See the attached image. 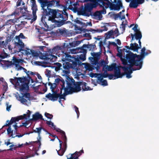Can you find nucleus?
Masks as SVG:
<instances>
[{"instance_id": "nucleus-21", "label": "nucleus", "mask_w": 159, "mask_h": 159, "mask_svg": "<svg viewBox=\"0 0 159 159\" xmlns=\"http://www.w3.org/2000/svg\"><path fill=\"white\" fill-rule=\"evenodd\" d=\"M144 0H134L132 1L129 4V7L131 8H136L139 4H141L144 2Z\"/></svg>"}, {"instance_id": "nucleus-15", "label": "nucleus", "mask_w": 159, "mask_h": 159, "mask_svg": "<svg viewBox=\"0 0 159 159\" xmlns=\"http://www.w3.org/2000/svg\"><path fill=\"white\" fill-rule=\"evenodd\" d=\"M91 55L93 57H89V59L90 60L91 64L93 65L97 63L98 61H99L100 59V53L99 52L91 53Z\"/></svg>"}, {"instance_id": "nucleus-39", "label": "nucleus", "mask_w": 159, "mask_h": 159, "mask_svg": "<svg viewBox=\"0 0 159 159\" xmlns=\"http://www.w3.org/2000/svg\"><path fill=\"white\" fill-rule=\"evenodd\" d=\"M16 21L15 19H10L7 21L5 23V25H11L14 24Z\"/></svg>"}, {"instance_id": "nucleus-14", "label": "nucleus", "mask_w": 159, "mask_h": 159, "mask_svg": "<svg viewBox=\"0 0 159 159\" xmlns=\"http://www.w3.org/2000/svg\"><path fill=\"white\" fill-rule=\"evenodd\" d=\"M146 49L143 47L141 50V55H138L137 54H133L132 56H130V57L136 61L137 62L141 63L143 65V60L144 58V55L145 53Z\"/></svg>"}, {"instance_id": "nucleus-59", "label": "nucleus", "mask_w": 159, "mask_h": 159, "mask_svg": "<svg viewBox=\"0 0 159 159\" xmlns=\"http://www.w3.org/2000/svg\"><path fill=\"white\" fill-rule=\"evenodd\" d=\"M74 108L75 111L76 113L77 117L78 118L80 115V112L79 111L78 108L76 106H74Z\"/></svg>"}, {"instance_id": "nucleus-27", "label": "nucleus", "mask_w": 159, "mask_h": 159, "mask_svg": "<svg viewBox=\"0 0 159 159\" xmlns=\"http://www.w3.org/2000/svg\"><path fill=\"white\" fill-rule=\"evenodd\" d=\"M32 9L33 11L32 13L34 17L33 19L34 20H35L37 18L36 12L37 10V7L36 4H32Z\"/></svg>"}, {"instance_id": "nucleus-44", "label": "nucleus", "mask_w": 159, "mask_h": 159, "mask_svg": "<svg viewBox=\"0 0 159 159\" xmlns=\"http://www.w3.org/2000/svg\"><path fill=\"white\" fill-rule=\"evenodd\" d=\"M86 53H83L79 55V56H78V57L81 61H84L86 59Z\"/></svg>"}, {"instance_id": "nucleus-17", "label": "nucleus", "mask_w": 159, "mask_h": 159, "mask_svg": "<svg viewBox=\"0 0 159 159\" xmlns=\"http://www.w3.org/2000/svg\"><path fill=\"white\" fill-rule=\"evenodd\" d=\"M63 68L62 72L66 75L65 76L66 77L67 76L66 75L70 73V68H71L70 63L69 62H64L63 64ZM67 76H68L67 75Z\"/></svg>"}, {"instance_id": "nucleus-61", "label": "nucleus", "mask_w": 159, "mask_h": 159, "mask_svg": "<svg viewBox=\"0 0 159 159\" xmlns=\"http://www.w3.org/2000/svg\"><path fill=\"white\" fill-rule=\"evenodd\" d=\"M28 112L27 113V114H26V116H25V117L24 119H27L26 117H27L28 118H29L30 116V114L31 113V111L29 110H28L27 111Z\"/></svg>"}, {"instance_id": "nucleus-13", "label": "nucleus", "mask_w": 159, "mask_h": 159, "mask_svg": "<svg viewBox=\"0 0 159 159\" xmlns=\"http://www.w3.org/2000/svg\"><path fill=\"white\" fill-rule=\"evenodd\" d=\"M43 129L44 131L45 132H47V131L44 128L42 127H40L38 128H36L35 129H33V132L35 133H37L38 134V136L37 138V140L35 141L32 142L34 143H36L38 144L39 147L38 149L40 148L41 143L40 140L41 139V137H40V134L41 132V130Z\"/></svg>"}, {"instance_id": "nucleus-48", "label": "nucleus", "mask_w": 159, "mask_h": 159, "mask_svg": "<svg viewBox=\"0 0 159 159\" xmlns=\"http://www.w3.org/2000/svg\"><path fill=\"white\" fill-rule=\"evenodd\" d=\"M72 59L76 61L77 64L78 65H80L81 62L80 61V60L78 57H76V56H74L73 57H72Z\"/></svg>"}, {"instance_id": "nucleus-10", "label": "nucleus", "mask_w": 159, "mask_h": 159, "mask_svg": "<svg viewBox=\"0 0 159 159\" xmlns=\"http://www.w3.org/2000/svg\"><path fill=\"white\" fill-rule=\"evenodd\" d=\"M15 85L16 87L19 89V90L23 96V97H25L26 98L29 99L30 95V93H27L29 89V86L28 85V83H24L20 85V86H17L16 85Z\"/></svg>"}, {"instance_id": "nucleus-1", "label": "nucleus", "mask_w": 159, "mask_h": 159, "mask_svg": "<svg viewBox=\"0 0 159 159\" xmlns=\"http://www.w3.org/2000/svg\"><path fill=\"white\" fill-rule=\"evenodd\" d=\"M47 7L43 10V15L41 20L45 27H48L47 21H51L54 23L59 27L63 25L65 21L67 20V13L66 11L63 12L62 11L56 10Z\"/></svg>"}, {"instance_id": "nucleus-3", "label": "nucleus", "mask_w": 159, "mask_h": 159, "mask_svg": "<svg viewBox=\"0 0 159 159\" xmlns=\"http://www.w3.org/2000/svg\"><path fill=\"white\" fill-rule=\"evenodd\" d=\"M67 80H68L74 93L78 92L81 90L80 86L83 91L91 90V89L89 86H87V84L84 82H75L72 77L66 76Z\"/></svg>"}, {"instance_id": "nucleus-2", "label": "nucleus", "mask_w": 159, "mask_h": 159, "mask_svg": "<svg viewBox=\"0 0 159 159\" xmlns=\"http://www.w3.org/2000/svg\"><path fill=\"white\" fill-rule=\"evenodd\" d=\"M55 82L57 83L60 84L61 87L60 88V91L59 93L55 92L51 94L49 93L46 95V97L49 100L52 101H56L58 98L59 99H65V96L69 94H71L74 92L71 86V84L70 83L68 80H67V77H66V86H65V82L64 80L61 77L55 79Z\"/></svg>"}, {"instance_id": "nucleus-33", "label": "nucleus", "mask_w": 159, "mask_h": 159, "mask_svg": "<svg viewBox=\"0 0 159 159\" xmlns=\"http://www.w3.org/2000/svg\"><path fill=\"white\" fill-rule=\"evenodd\" d=\"M121 67L123 69V70L125 72L124 73H125V75L126 74V77L128 79L131 78L132 77V76L131 75V74L127 73V71H128L129 69V67L124 66H122Z\"/></svg>"}, {"instance_id": "nucleus-53", "label": "nucleus", "mask_w": 159, "mask_h": 159, "mask_svg": "<svg viewBox=\"0 0 159 159\" xmlns=\"http://www.w3.org/2000/svg\"><path fill=\"white\" fill-rule=\"evenodd\" d=\"M45 116L48 119H51L53 117V115L52 114L45 112Z\"/></svg>"}, {"instance_id": "nucleus-46", "label": "nucleus", "mask_w": 159, "mask_h": 159, "mask_svg": "<svg viewBox=\"0 0 159 159\" xmlns=\"http://www.w3.org/2000/svg\"><path fill=\"white\" fill-rule=\"evenodd\" d=\"M16 45L17 46H19L20 47V48L19 49L20 51L22 50V48L24 47V43L21 41H19L18 43H16Z\"/></svg>"}, {"instance_id": "nucleus-55", "label": "nucleus", "mask_w": 159, "mask_h": 159, "mask_svg": "<svg viewBox=\"0 0 159 159\" xmlns=\"http://www.w3.org/2000/svg\"><path fill=\"white\" fill-rule=\"evenodd\" d=\"M24 97H23L22 95V97H20V101L21 102V103H24L27 102V100L24 98Z\"/></svg>"}, {"instance_id": "nucleus-64", "label": "nucleus", "mask_w": 159, "mask_h": 159, "mask_svg": "<svg viewBox=\"0 0 159 159\" xmlns=\"http://www.w3.org/2000/svg\"><path fill=\"white\" fill-rule=\"evenodd\" d=\"M7 105L6 110L8 111H9L10 110V108L11 107V105H8V102H7L6 103Z\"/></svg>"}, {"instance_id": "nucleus-12", "label": "nucleus", "mask_w": 159, "mask_h": 159, "mask_svg": "<svg viewBox=\"0 0 159 159\" xmlns=\"http://www.w3.org/2000/svg\"><path fill=\"white\" fill-rule=\"evenodd\" d=\"M64 54L63 58H61L63 61H64L65 60H66L71 62L72 63H70L71 68L75 69L77 67L78 65L75 60L72 59V57H73L71 56L68 53H64Z\"/></svg>"}, {"instance_id": "nucleus-16", "label": "nucleus", "mask_w": 159, "mask_h": 159, "mask_svg": "<svg viewBox=\"0 0 159 159\" xmlns=\"http://www.w3.org/2000/svg\"><path fill=\"white\" fill-rule=\"evenodd\" d=\"M122 7V3L120 0H118L117 3L116 4L111 3H110L109 7L111 10H119Z\"/></svg>"}, {"instance_id": "nucleus-35", "label": "nucleus", "mask_w": 159, "mask_h": 159, "mask_svg": "<svg viewBox=\"0 0 159 159\" xmlns=\"http://www.w3.org/2000/svg\"><path fill=\"white\" fill-rule=\"evenodd\" d=\"M57 33L62 36H65L67 35V32L65 29H59L57 30Z\"/></svg>"}, {"instance_id": "nucleus-38", "label": "nucleus", "mask_w": 159, "mask_h": 159, "mask_svg": "<svg viewBox=\"0 0 159 159\" xmlns=\"http://www.w3.org/2000/svg\"><path fill=\"white\" fill-rule=\"evenodd\" d=\"M52 2V4H51V5L49 6V7H53L55 6H60V1H57L56 0H52L50 1Z\"/></svg>"}, {"instance_id": "nucleus-23", "label": "nucleus", "mask_w": 159, "mask_h": 159, "mask_svg": "<svg viewBox=\"0 0 159 159\" xmlns=\"http://www.w3.org/2000/svg\"><path fill=\"white\" fill-rule=\"evenodd\" d=\"M32 117V118L31 119V120L36 121L39 119L44 120L43 116L41 114H39V113L38 112H36L33 115Z\"/></svg>"}, {"instance_id": "nucleus-19", "label": "nucleus", "mask_w": 159, "mask_h": 159, "mask_svg": "<svg viewBox=\"0 0 159 159\" xmlns=\"http://www.w3.org/2000/svg\"><path fill=\"white\" fill-rule=\"evenodd\" d=\"M80 18H77L74 20L77 24H78L80 25V26H78L77 25H75V28L77 30L80 31L82 30V29L83 28H85L86 24L80 20Z\"/></svg>"}, {"instance_id": "nucleus-57", "label": "nucleus", "mask_w": 159, "mask_h": 159, "mask_svg": "<svg viewBox=\"0 0 159 159\" xmlns=\"http://www.w3.org/2000/svg\"><path fill=\"white\" fill-rule=\"evenodd\" d=\"M138 25L137 24L135 25L132 28V30H133L135 32H137L140 31L139 30H138L137 28L138 27Z\"/></svg>"}, {"instance_id": "nucleus-20", "label": "nucleus", "mask_w": 159, "mask_h": 159, "mask_svg": "<svg viewBox=\"0 0 159 159\" xmlns=\"http://www.w3.org/2000/svg\"><path fill=\"white\" fill-rule=\"evenodd\" d=\"M67 141L65 140L63 144V147L60 148V149L58 150H56L58 155L60 156H62L66 150L67 148Z\"/></svg>"}, {"instance_id": "nucleus-6", "label": "nucleus", "mask_w": 159, "mask_h": 159, "mask_svg": "<svg viewBox=\"0 0 159 159\" xmlns=\"http://www.w3.org/2000/svg\"><path fill=\"white\" fill-rule=\"evenodd\" d=\"M108 70L109 71H111L114 70V76L116 78H114V79L118 78H122L123 75H125L124 73H121L120 72V67L117 66L116 63H113L111 64V66H107L104 65L103 68V70Z\"/></svg>"}, {"instance_id": "nucleus-4", "label": "nucleus", "mask_w": 159, "mask_h": 159, "mask_svg": "<svg viewBox=\"0 0 159 159\" xmlns=\"http://www.w3.org/2000/svg\"><path fill=\"white\" fill-rule=\"evenodd\" d=\"M26 116V114H24L23 115L20 116L16 117H12L10 121L9 120H7L5 125H4L2 127L4 126H8V128L7 129V134L9 135L10 137H12V138L14 137L13 130H11V125L14 123H16L15 125H13V126L15 129V132L17 133V129L18 127L17 125V124L16 122L20 120L24 119Z\"/></svg>"}, {"instance_id": "nucleus-36", "label": "nucleus", "mask_w": 159, "mask_h": 159, "mask_svg": "<svg viewBox=\"0 0 159 159\" xmlns=\"http://www.w3.org/2000/svg\"><path fill=\"white\" fill-rule=\"evenodd\" d=\"M23 144H19L18 146H17L16 145L12 144L10 146V148L8 149V150L10 151H13L14 150H15L16 148H21L22 147Z\"/></svg>"}, {"instance_id": "nucleus-31", "label": "nucleus", "mask_w": 159, "mask_h": 159, "mask_svg": "<svg viewBox=\"0 0 159 159\" xmlns=\"http://www.w3.org/2000/svg\"><path fill=\"white\" fill-rule=\"evenodd\" d=\"M130 50L138 52V49L140 48V47H139L137 43H131L130 44Z\"/></svg>"}, {"instance_id": "nucleus-49", "label": "nucleus", "mask_w": 159, "mask_h": 159, "mask_svg": "<svg viewBox=\"0 0 159 159\" xmlns=\"http://www.w3.org/2000/svg\"><path fill=\"white\" fill-rule=\"evenodd\" d=\"M104 71V73H103L100 74V75H102L103 78H106L108 77V74L107 73V70H105Z\"/></svg>"}, {"instance_id": "nucleus-22", "label": "nucleus", "mask_w": 159, "mask_h": 159, "mask_svg": "<svg viewBox=\"0 0 159 159\" xmlns=\"http://www.w3.org/2000/svg\"><path fill=\"white\" fill-rule=\"evenodd\" d=\"M93 7V5L92 4H88L84 7V13L86 16H89L88 14L86 13L85 11L90 12Z\"/></svg>"}, {"instance_id": "nucleus-25", "label": "nucleus", "mask_w": 159, "mask_h": 159, "mask_svg": "<svg viewBox=\"0 0 159 159\" xmlns=\"http://www.w3.org/2000/svg\"><path fill=\"white\" fill-rule=\"evenodd\" d=\"M84 153V151L82 149L79 152L76 151L74 153L70 154V156L74 159H79V157Z\"/></svg>"}, {"instance_id": "nucleus-7", "label": "nucleus", "mask_w": 159, "mask_h": 159, "mask_svg": "<svg viewBox=\"0 0 159 159\" xmlns=\"http://www.w3.org/2000/svg\"><path fill=\"white\" fill-rule=\"evenodd\" d=\"M10 82L14 84H16L17 86H20V85L24 83L27 84L28 85L30 83V80H31L32 83L34 82V80L32 79L28 78L27 77L23 76V77H14V79H9Z\"/></svg>"}, {"instance_id": "nucleus-45", "label": "nucleus", "mask_w": 159, "mask_h": 159, "mask_svg": "<svg viewBox=\"0 0 159 159\" xmlns=\"http://www.w3.org/2000/svg\"><path fill=\"white\" fill-rule=\"evenodd\" d=\"M46 123L48 124L49 127H52L53 129H55L56 126L54 125L53 123L51 121L46 120Z\"/></svg>"}, {"instance_id": "nucleus-5", "label": "nucleus", "mask_w": 159, "mask_h": 159, "mask_svg": "<svg viewBox=\"0 0 159 159\" xmlns=\"http://www.w3.org/2000/svg\"><path fill=\"white\" fill-rule=\"evenodd\" d=\"M16 6L17 7L21 6V7L17 8L11 14L8 15V17L13 16H15L18 15L20 13H21L23 16H27L29 15V11L27 9V7L22 0H18Z\"/></svg>"}, {"instance_id": "nucleus-26", "label": "nucleus", "mask_w": 159, "mask_h": 159, "mask_svg": "<svg viewBox=\"0 0 159 159\" xmlns=\"http://www.w3.org/2000/svg\"><path fill=\"white\" fill-rule=\"evenodd\" d=\"M130 35L132 38L131 40H134V36L135 39L136 40L141 39L142 37V35L141 32L140 31L137 32H135L134 34H131Z\"/></svg>"}, {"instance_id": "nucleus-52", "label": "nucleus", "mask_w": 159, "mask_h": 159, "mask_svg": "<svg viewBox=\"0 0 159 159\" xmlns=\"http://www.w3.org/2000/svg\"><path fill=\"white\" fill-rule=\"evenodd\" d=\"M121 60L122 61V64L125 65H127L128 63V60H127V59H125V58H121Z\"/></svg>"}, {"instance_id": "nucleus-9", "label": "nucleus", "mask_w": 159, "mask_h": 159, "mask_svg": "<svg viewBox=\"0 0 159 159\" xmlns=\"http://www.w3.org/2000/svg\"><path fill=\"white\" fill-rule=\"evenodd\" d=\"M71 48L70 45H69V43H64L62 46H57L54 47L53 49H52V53H57V52H60L61 51L62 54L61 55L62 58L64 55V53H68L67 51L68 50H70V48Z\"/></svg>"}, {"instance_id": "nucleus-54", "label": "nucleus", "mask_w": 159, "mask_h": 159, "mask_svg": "<svg viewBox=\"0 0 159 159\" xmlns=\"http://www.w3.org/2000/svg\"><path fill=\"white\" fill-rule=\"evenodd\" d=\"M100 75V74L98 73H91L90 74V76L92 78H93V77L97 78Z\"/></svg>"}, {"instance_id": "nucleus-32", "label": "nucleus", "mask_w": 159, "mask_h": 159, "mask_svg": "<svg viewBox=\"0 0 159 159\" xmlns=\"http://www.w3.org/2000/svg\"><path fill=\"white\" fill-rule=\"evenodd\" d=\"M122 52H125L127 53V54H126L125 55V58L127 59V60H128V61L129 60V59L128 58H129L128 57H129L130 56H132L133 54H134V53L130 51L129 50H127L126 49L124 48H123L122 50Z\"/></svg>"}, {"instance_id": "nucleus-11", "label": "nucleus", "mask_w": 159, "mask_h": 159, "mask_svg": "<svg viewBox=\"0 0 159 159\" xmlns=\"http://www.w3.org/2000/svg\"><path fill=\"white\" fill-rule=\"evenodd\" d=\"M40 48L42 52H39L38 55L39 56L40 59L44 60L51 59V57H55V56L52 55V54H48V52L47 51L44 52V48H46L45 46H41ZM51 59H52V57Z\"/></svg>"}, {"instance_id": "nucleus-37", "label": "nucleus", "mask_w": 159, "mask_h": 159, "mask_svg": "<svg viewBox=\"0 0 159 159\" xmlns=\"http://www.w3.org/2000/svg\"><path fill=\"white\" fill-rule=\"evenodd\" d=\"M85 48V47H83V46L80 48H77L75 50V52L76 53H87V50L86 49H84V48Z\"/></svg>"}, {"instance_id": "nucleus-42", "label": "nucleus", "mask_w": 159, "mask_h": 159, "mask_svg": "<svg viewBox=\"0 0 159 159\" xmlns=\"http://www.w3.org/2000/svg\"><path fill=\"white\" fill-rule=\"evenodd\" d=\"M93 66L90 64L87 63L85 65V68L86 70L89 71H92L94 69Z\"/></svg>"}, {"instance_id": "nucleus-43", "label": "nucleus", "mask_w": 159, "mask_h": 159, "mask_svg": "<svg viewBox=\"0 0 159 159\" xmlns=\"http://www.w3.org/2000/svg\"><path fill=\"white\" fill-rule=\"evenodd\" d=\"M93 16L95 17L98 16L99 18V20H100V19L102 17V15H101V12L98 11H97L95 12L93 14Z\"/></svg>"}, {"instance_id": "nucleus-30", "label": "nucleus", "mask_w": 159, "mask_h": 159, "mask_svg": "<svg viewBox=\"0 0 159 159\" xmlns=\"http://www.w3.org/2000/svg\"><path fill=\"white\" fill-rule=\"evenodd\" d=\"M55 130H56L57 132H60L61 134V135L62 137V139L63 141L65 140H67V138L66 136V135L64 131L63 130H61L59 128H56L55 129H54Z\"/></svg>"}, {"instance_id": "nucleus-58", "label": "nucleus", "mask_w": 159, "mask_h": 159, "mask_svg": "<svg viewBox=\"0 0 159 159\" xmlns=\"http://www.w3.org/2000/svg\"><path fill=\"white\" fill-rule=\"evenodd\" d=\"M101 85L104 86H107L108 85L107 81L106 80H103L101 82Z\"/></svg>"}, {"instance_id": "nucleus-56", "label": "nucleus", "mask_w": 159, "mask_h": 159, "mask_svg": "<svg viewBox=\"0 0 159 159\" xmlns=\"http://www.w3.org/2000/svg\"><path fill=\"white\" fill-rule=\"evenodd\" d=\"M7 42H5L4 41H0V47H4L6 46L7 44Z\"/></svg>"}, {"instance_id": "nucleus-28", "label": "nucleus", "mask_w": 159, "mask_h": 159, "mask_svg": "<svg viewBox=\"0 0 159 159\" xmlns=\"http://www.w3.org/2000/svg\"><path fill=\"white\" fill-rule=\"evenodd\" d=\"M105 29L102 30L97 29L96 30L91 28L89 29H86V31H90L93 32V33H102L104 31H107V28L106 27H104Z\"/></svg>"}, {"instance_id": "nucleus-41", "label": "nucleus", "mask_w": 159, "mask_h": 159, "mask_svg": "<svg viewBox=\"0 0 159 159\" xmlns=\"http://www.w3.org/2000/svg\"><path fill=\"white\" fill-rule=\"evenodd\" d=\"M128 22L126 20L124 21H123L122 24L120 25V28L122 30L123 32H125V27L127 25Z\"/></svg>"}, {"instance_id": "nucleus-40", "label": "nucleus", "mask_w": 159, "mask_h": 159, "mask_svg": "<svg viewBox=\"0 0 159 159\" xmlns=\"http://www.w3.org/2000/svg\"><path fill=\"white\" fill-rule=\"evenodd\" d=\"M83 47H85V48H89L90 50H93L96 47V45L95 44H84Z\"/></svg>"}, {"instance_id": "nucleus-50", "label": "nucleus", "mask_w": 159, "mask_h": 159, "mask_svg": "<svg viewBox=\"0 0 159 159\" xmlns=\"http://www.w3.org/2000/svg\"><path fill=\"white\" fill-rule=\"evenodd\" d=\"M118 53L117 54V56L118 57H120V59L122 58V49L118 48V50H117Z\"/></svg>"}, {"instance_id": "nucleus-29", "label": "nucleus", "mask_w": 159, "mask_h": 159, "mask_svg": "<svg viewBox=\"0 0 159 159\" xmlns=\"http://www.w3.org/2000/svg\"><path fill=\"white\" fill-rule=\"evenodd\" d=\"M55 83L53 84H52L50 82H49L48 83V85L49 86H50V88L51 89V91H52L53 93H54L55 92H57V91L56 90L55 91L54 90V89H55L56 87L57 86V85H60V84L57 83L55 82Z\"/></svg>"}, {"instance_id": "nucleus-34", "label": "nucleus", "mask_w": 159, "mask_h": 159, "mask_svg": "<svg viewBox=\"0 0 159 159\" xmlns=\"http://www.w3.org/2000/svg\"><path fill=\"white\" fill-rule=\"evenodd\" d=\"M113 16L115 19L118 18H119L121 20L124 19L125 18V16L124 14H122V12H120L119 13L117 14H114Z\"/></svg>"}, {"instance_id": "nucleus-47", "label": "nucleus", "mask_w": 159, "mask_h": 159, "mask_svg": "<svg viewBox=\"0 0 159 159\" xmlns=\"http://www.w3.org/2000/svg\"><path fill=\"white\" fill-rule=\"evenodd\" d=\"M113 45L114 46H116L117 47V50H118V48H119V47L114 42H108V45L107 47L109 48V47L110 46V45Z\"/></svg>"}, {"instance_id": "nucleus-62", "label": "nucleus", "mask_w": 159, "mask_h": 159, "mask_svg": "<svg viewBox=\"0 0 159 159\" xmlns=\"http://www.w3.org/2000/svg\"><path fill=\"white\" fill-rule=\"evenodd\" d=\"M25 38V37L23 33H21L20 34V35L18 36H16V39H19L20 38H21L22 39H24Z\"/></svg>"}, {"instance_id": "nucleus-51", "label": "nucleus", "mask_w": 159, "mask_h": 159, "mask_svg": "<svg viewBox=\"0 0 159 159\" xmlns=\"http://www.w3.org/2000/svg\"><path fill=\"white\" fill-rule=\"evenodd\" d=\"M113 35L116 37H117L120 35L119 30L117 28H116L114 30H113Z\"/></svg>"}, {"instance_id": "nucleus-8", "label": "nucleus", "mask_w": 159, "mask_h": 159, "mask_svg": "<svg viewBox=\"0 0 159 159\" xmlns=\"http://www.w3.org/2000/svg\"><path fill=\"white\" fill-rule=\"evenodd\" d=\"M128 57L129 60L128 61L130 64V65L129 67V69L128 71H127V73L131 74L133 71L139 70L142 68L143 65L141 63L137 62L130 57Z\"/></svg>"}, {"instance_id": "nucleus-24", "label": "nucleus", "mask_w": 159, "mask_h": 159, "mask_svg": "<svg viewBox=\"0 0 159 159\" xmlns=\"http://www.w3.org/2000/svg\"><path fill=\"white\" fill-rule=\"evenodd\" d=\"M105 64V61L104 60H101L100 61H98L97 63L93 64V65L95 66L94 68L98 70L100 69V67L102 66H103L104 65H106Z\"/></svg>"}, {"instance_id": "nucleus-60", "label": "nucleus", "mask_w": 159, "mask_h": 159, "mask_svg": "<svg viewBox=\"0 0 159 159\" xmlns=\"http://www.w3.org/2000/svg\"><path fill=\"white\" fill-rule=\"evenodd\" d=\"M69 45H70L71 48L75 47L77 45V42H74L71 43H69Z\"/></svg>"}, {"instance_id": "nucleus-63", "label": "nucleus", "mask_w": 159, "mask_h": 159, "mask_svg": "<svg viewBox=\"0 0 159 159\" xmlns=\"http://www.w3.org/2000/svg\"><path fill=\"white\" fill-rule=\"evenodd\" d=\"M97 78H98V80L99 81L98 83H99L100 82H101L103 80V78L102 77V75H99L98 76Z\"/></svg>"}, {"instance_id": "nucleus-18", "label": "nucleus", "mask_w": 159, "mask_h": 159, "mask_svg": "<svg viewBox=\"0 0 159 159\" xmlns=\"http://www.w3.org/2000/svg\"><path fill=\"white\" fill-rule=\"evenodd\" d=\"M37 1L40 3L41 7L43 10L47 7L48 8L49 7V6L51 5V4H52V2L49 0H37Z\"/></svg>"}]
</instances>
